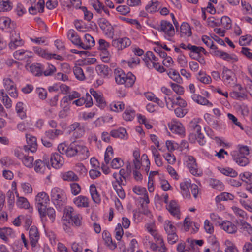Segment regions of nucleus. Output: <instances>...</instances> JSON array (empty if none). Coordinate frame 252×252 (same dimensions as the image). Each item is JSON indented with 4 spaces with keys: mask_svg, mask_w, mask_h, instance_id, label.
<instances>
[{
    "mask_svg": "<svg viewBox=\"0 0 252 252\" xmlns=\"http://www.w3.org/2000/svg\"><path fill=\"white\" fill-rule=\"evenodd\" d=\"M249 154V147L241 144L238 145L236 149L230 153L233 160L241 166H245L249 164V160L247 156Z\"/></svg>",
    "mask_w": 252,
    "mask_h": 252,
    "instance_id": "nucleus-1",
    "label": "nucleus"
},
{
    "mask_svg": "<svg viewBox=\"0 0 252 252\" xmlns=\"http://www.w3.org/2000/svg\"><path fill=\"white\" fill-rule=\"evenodd\" d=\"M50 202L49 197L45 192L38 193L35 197L36 207L42 221L46 220V208Z\"/></svg>",
    "mask_w": 252,
    "mask_h": 252,
    "instance_id": "nucleus-2",
    "label": "nucleus"
},
{
    "mask_svg": "<svg viewBox=\"0 0 252 252\" xmlns=\"http://www.w3.org/2000/svg\"><path fill=\"white\" fill-rule=\"evenodd\" d=\"M180 192L184 198H189L190 193L189 188L194 198H197L199 192L198 187L195 184H191L189 179H185L180 184Z\"/></svg>",
    "mask_w": 252,
    "mask_h": 252,
    "instance_id": "nucleus-3",
    "label": "nucleus"
},
{
    "mask_svg": "<svg viewBox=\"0 0 252 252\" xmlns=\"http://www.w3.org/2000/svg\"><path fill=\"white\" fill-rule=\"evenodd\" d=\"M112 176L114 179L112 181L113 189L121 199H124L126 197V193L122 186L126 185V177H122L119 174H117V172H114Z\"/></svg>",
    "mask_w": 252,
    "mask_h": 252,
    "instance_id": "nucleus-4",
    "label": "nucleus"
},
{
    "mask_svg": "<svg viewBox=\"0 0 252 252\" xmlns=\"http://www.w3.org/2000/svg\"><path fill=\"white\" fill-rule=\"evenodd\" d=\"M50 196L53 204L59 207L64 205L67 201L65 191L58 187H54L51 189Z\"/></svg>",
    "mask_w": 252,
    "mask_h": 252,
    "instance_id": "nucleus-5",
    "label": "nucleus"
},
{
    "mask_svg": "<svg viewBox=\"0 0 252 252\" xmlns=\"http://www.w3.org/2000/svg\"><path fill=\"white\" fill-rule=\"evenodd\" d=\"M142 243L146 247L149 248L154 252H168L164 241L162 242L157 241L154 243L149 236L145 235L142 239Z\"/></svg>",
    "mask_w": 252,
    "mask_h": 252,
    "instance_id": "nucleus-6",
    "label": "nucleus"
},
{
    "mask_svg": "<svg viewBox=\"0 0 252 252\" xmlns=\"http://www.w3.org/2000/svg\"><path fill=\"white\" fill-rule=\"evenodd\" d=\"M158 29L165 39L169 41L172 40L175 35V29L171 23L162 20L160 22Z\"/></svg>",
    "mask_w": 252,
    "mask_h": 252,
    "instance_id": "nucleus-7",
    "label": "nucleus"
},
{
    "mask_svg": "<svg viewBox=\"0 0 252 252\" xmlns=\"http://www.w3.org/2000/svg\"><path fill=\"white\" fill-rule=\"evenodd\" d=\"M64 215L66 218H69L75 226L79 227L82 224V216L78 212L75 211L74 208L71 206H67L64 210Z\"/></svg>",
    "mask_w": 252,
    "mask_h": 252,
    "instance_id": "nucleus-8",
    "label": "nucleus"
},
{
    "mask_svg": "<svg viewBox=\"0 0 252 252\" xmlns=\"http://www.w3.org/2000/svg\"><path fill=\"white\" fill-rule=\"evenodd\" d=\"M166 107L169 110H173L175 105H178L179 107L186 108L187 103L186 101L180 96H177L176 98L173 97H164Z\"/></svg>",
    "mask_w": 252,
    "mask_h": 252,
    "instance_id": "nucleus-9",
    "label": "nucleus"
},
{
    "mask_svg": "<svg viewBox=\"0 0 252 252\" xmlns=\"http://www.w3.org/2000/svg\"><path fill=\"white\" fill-rule=\"evenodd\" d=\"M27 153L23 150H17L15 152V155L21 160L24 166L28 168H32L33 166L34 158L32 156L27 155Z\"/></svg>",
    "mask_w": 252,
    "mask_h": 252,
    "instance_id": "nucleus-10",
    "label": "nucleus"
},
{
    "mask_svg": "<svg viewBox=\"0 0 252 252\" xmlns=\"http://www.w3.org/2000/svg\"><path fill=\"white\" fill-rule=\"evenodd\" d=\"M111 44L117 51H121L130 46L131 41L127 37H119L113 39Z\"/></svg>",
    "mask_w": 252,
    "mask_h": 252,
    "instance_id": "nucleus-11",
    "label": "nucleus"
},
{
    "mask_svg": "<svg viewBox=\"0 0 252 252\" xmlns=\"http://www.w3.org/2000/svg\"><path fill=\"white\" fill-rule=\"evenodd\" d=\"M99 26L105 36L109 38L113 39L115 35L114 28L107 19H99Z\"/></svg>",
    "mask_w": 252,
    "mask_h": 252,
    "instance_id": "nucleus-12",
    "label": "nucleus"
},
{
    "mask_svg": "<svg viewBox=\"0 0 252 252\" xmlns=\"http://www.w3.org/2000/svg\"><path fill=\"white\" fill-rule=\"evenodd\" d=\"M146 231L149 233L154 238L155 241H160L162 242L163 238L159 233L156 224L154 222L147 223L145 225Z\"/></svg>",
    "mask_w": 252,
    "mask_h": 252,
    "instance_id": "nucleus-13",
    "label": "nucleus"
},
{
    "mask_svg": "<svg viewBox=\"0 0 252 252\" xmlns=\"http://www.w3.org/2000/svg\"><path fill=\"white\" fill-rule=\"evenodd\" d=\"M133 162L135 170H139L141 166H143L146 172L148 173L149 172L150 167V161L146 154H144L142 155L141 161L138 159H134Z\"/></svg>",
    "mask_w": 252,
    "mask_h": 252,
    "instance_id": "nucleus-14",
    "label": "nucleus"
},
{
    "mask_svg": "<svg viewBox=\"0 0 252 252\" xmlns=\"http://www.w3.org/2000/svg\"><path fill=\"white\" fill-rule=\"evenodd\" d=\"M95 44V40L93 37L90 34L86 33L84 35L83 40H80L79 48L84 50H89L93 47Z\"/></svg>",
    "mask_w": 252,
    "mask_h": 252,
    "instance_id": "nucleus-15",
    "label": "nucleus"
},
{
    "mask_svg": "<svg viewBox=\"0 0 252 252\" xmlns=\"http://www.w3.org/2000/svg\"><path fill=\"white\" fill-rule=\"evenodd\" d=\"M26 138L27 145L25 146L21 150H24L25 152H28L29 151L32 153L35 152L37 150V147L36 138L30 134H26Z\"/></svg>",
    "mask_w": 252,
    "mask_h": 252,
    "instance_id": "nucleus-16",
    "label": "nucleus"
},
{
    "mask_svg": "<svg viewBox=\"0 0 252 252\" xmlns=\"http://www.w3.org/2000/svg\"><path fill=\"white\" fill-rule=\"evenodd\" d=\"M222 75V81L225 84L230 86L235 84L236 78L235 74L231 70L226 67H224L223 68Z\"/></svg>",
    "mask_w": 252,
    "mask_h": 252,
    "instance_id": "nucleus-17",
    "label": "nucleus"
},
{
    "mask_svg": "<svg viewBox=\"0 0 252 252\" xmlns=\"http://www.w3.org/2000/svg\"><path fill=\"white\" fill-rule=\"evenodd\" d=\"M212 55L219 57L226 61L232 63L236 62L238 60V58L236 55L233 54H229L222 50H219L218 48L213 52Z\"/></svg>",
    "mask_w": 252,
    "mask_h": 252,
    "instance_id": "nucleus-18",
    "label": "nucleus"
},
{
    "mask_svg": "<svg viewBox=\"0 0 252 252\" xmlns=\"http://www.w3.org/2000/svg\"><path fill=\"white\" fill-rule=\"evenodd\" d=\"M186 161L187 167L190 172L193 175H199L200 173L195 158L191 156H188L186 157Z\"/></svg>",
    "mask_w": 252,
    "mask_h": 252,
    "instance_id": "nucleus-19",
    "label": "nucleus"
},
{
    "mask_svg": "<svg viewBox=\"0 0 252 252\" xmlns=\"http://www.w3.org/2000/svg\"><path fill=\"white\" fill-rule=\"evenodd\" d=\"M15 25L14 22L8 17H0V28L7 32H12L15 29Z\"/></svg>",
    "mask_w": 252,
    "mask_h": 252,
    "instance_id": "nucleus-20",
    "label": "nucleus"
},
{
    "mask_svg": "<svg viewBox=\"0 0 252 252\" xmlns=\"http://www.w3.org/2000/svg\"><path fill=\"white\" fill-rule=\"evenodd\" d=\"M33 53L29 50L19 49L13 53L15 59L28 62L29 59L33 57Z\"/></svg>",
    "mask_w": 252,
    "mask_h": 252,
    "instance_id": "nucleus-21",
    "label": "nucleus"
},
{
    "mask_svg": "<svg viewBox=\"0 0 252 252\" xmlns=\"http://www.w3.org/2000/svg\"><path fill=\"white\" fill-rule=\"evenodd\" d=\"M132 191L136 194L142 196V205L149 203L148 194L145 188L140 186H135L132 188Z\"/></svg>",
    "mask_w": 252,
    "mask_h": 252,
    "instance_id": "nucleus-22",
    "label": "nucleus"
},
{
    "mask_svg": "<svg viewBox=\"0 0 252 252\" xmlns=\"http://www.w3.org/2000/svg\"><path fill=\"white\" fill-rule=\"evenodd\" d=\"M15 237V232L9 227L0 228V239L8 243L10 239Z\"/></svg>",
    "mask_w": 252,
    "mask_h": 252,
    "instance_id": "nucleus-23",
    "label": "nucleus"
},
{
    "mask_svg": "<svg viewBox=\"0 0 252 252\" xmlns=\"http://www.w3.org/2000/svg\"><path fill=\"white\" fill-rule=\"evenodd\" d=\"M50 161L52 166L55 169H59L64 163L63 157L58 153L52 154L50 157Z\"/></svg>",
    "mask_w": 252,
    "mask_h": 252,
    "instance_id": "nucleus-24",
    "label": "nucleus"
},
{
    "mask_svg": "<svg viewBox=\"0 0 252 252\" xmlns=\"http://www.w3.org/2000/svg\"><path fill=\"white\" fill-rule=\"evenodd\" d=\"M170 130L177 134L184 135L185 129L183 124L179 121H173L169 126Z\"/></svg>",
    "mask_w": 252,
    "mask_h": 252,
    "instance_id": "nucleus-25",
    "label": "nucleus"
},
{
    "mask_svg": "<svg viewBox=\"0 0 252 252\" xmlns=\"http://www.w3.org/2000/svg\"><path fill=\"white\" fill-rule=\"evenodd\" d=\"M221 229L229 234H235L237 231V226L232 222L223 220L220 226Z\"/></svg>",
    "mask_w": 252,
    "mask_h": 252,
    "instance_id": "nucleus-26",
    "label": "nucleus"
},
{
    "mask_svg": "<svg viewBox=\"0 0 252 252\" xmlns=\"http://www.w3.org/2000/svg\"><path fill=\"white\" fill-rule=\"evenodd\" d=\"M10 36L11 41L9 43V47L11 49H15L17 47L22 46L24 42L20 39L19 34L15 31H12Z\"/></svg>",
    "mask_w": 252,
    "mask_h": 252,
    "instance_id": "nucleus-27",
    "label": "nucleus"
},
{
    "mask_svg": "<svg viewBox=\"0 0 252 252\" xmlns=\"http://www.w3.org/2000/svg\"><path fill=\"white\" fill-rule=\"evenodd\" d=\"M166 208L170 214L177 219H180V211L177 202L172 200L167 205Z\"/></svg>",
    "mask_w": 252,
    "mask_h": 252,
    "instance_id": "nucleus-28",
    "label": "nucleus"
},
{
    "mask_svg": "<svg viewBox=\"0 0 252 252\" xmlns=\"http://www.w3.org/2000/svg\"><path fill=\"white\" fill-rule=\"evenodd\" d=\"M68 129L69 132H74L73 135L76 137H81L84 133V127L81 126L78 122H75L70 125Z\"/></svg>",
    "mask_w": 252,
    "mask_h": 252,
    "instance_id": "nucleus-29",
    "label": "nucleus"
},
{
    "mask_svg": "<svg viewBox=\"0 0 252 252\" xmlns=\"http://www.w3.org/2000/svg\"><path fill=\"white\" fill-rule=\"evenodd\" d=\"M74 204L80 208H87L89 206L90 201L88 197L83 196L79 195L75 197L73 200Z\"/></svg>",
    "mask_w": 252,
    "mask_h": 252,
    "instance_id": "nucleus-30",
    "label": "nucleus"
},
{
    "mask_svg": "<svg viewBox=\"0 0 252 252\" xmlns=\"http://www.w3.org/2000/svg\"><path fill=\"white\" fill-rule=\"evenodd\" d=\"M44 0H39L37 3L35 2V4L29 8V12L32 15H35L38 12L42 13L44 12Z\"/></svg>",
    "mask_w": 252,
    "mask_h": 252,
    "instance_id": "nucleus-31",
    "label": "nucleus"
},
{
    "mask_svg": "<svg viewBox=\"0 0 252 252\" xmlns=\"http://www.w3.org/2000/svg\"><path fill=\"white\" fill-rule=\"evenodd\" d=\"M145 65L149 69H151V66L156 62L158 61V57L152 51H147L144 55L143 58Z\"/></svg>",
    "mask_w": 252,
    "mask_h": 252,
    "instance_id": "nucleus-32",
    "label": "nucleus"
},
{
    "mask_svg": "<svg viewBox=\"0 0 252 252\" xmlns=\"http://www.w3.org/2000/svg\"><path fill=\"white\" fill-rule=\"evenodd\" d=\"M49 166L47 161L37 159L34 162L33 166L35 172L38 174H43L46 170V167Z\"/></svg>",
    "mask_w": 252,
    "mask_h": 252,
    "instance_id": "nucleus-33",
    "label": "nucleus"
},
{
    "mask_svg": "<svg viewBox=\"0 0 252 252\" xmlns=\"http://www.w3.org/2000/svg\"><path fill=\"white\" fill-rule=\"evenodd\" d=\"M16 205L18 208L24 209H29L30 204L26 198L20 196L18 192H16Z\"/></svg>",
    "mask_w": 252,
    "mask_h": 252,
    "instance_id": "nucleus-34",
    "label": "nucleus"
},
{
    "mask_svg": "<svg viewBox=\"0 0 252 252\" xmlns=\"http://www.w3.org/2000/svg\"><path fill=\"white\" fill-rule=\"evenodd\" d=\"M67 37L72 44L79 47L81 38L74 30L69 29L67 32Z\"/></svg>",
    "mask_w": 252,
    "mask_h": 252,
    "instance_id": "nucleus-35",
    "label": "nucleus"
},
{
    "mask_svg": "<svg viewBox=\"0 0 252 252\" xmlns=\"http://www.w3.org/2000/svg\"><path fill=\"white\" fill-rule=\"evenodd\" d=\"M89 192L92 200L95 203L99 204L101 202V197L94 184H93L90 186Z\"/></svg>",
    "mask_w": 252,
    "mask_h": 252,
    "instance_id": "nucleus-36",
    "label": "nucleus"
},
{
    "mask_svg": "<svg viewBox=\"0 0 252 252\" xmlns=\"http://www.w3.org/2000/svg\"><path fill=\"white\" fill-rule=\"evenodd\" d=\"M0 100L6 109L12 107V101L3 89L0 90Z\"/></svg>",
    "mask_w": 252,
    "mask_h": 252,
    "instance_id": "nucleus-37",
    "label": "nucleus"
},
{
    "mask_svg": "<svg viewBox=\"0 0 252 252\" xmlns=\"http://www.w3.org/2000/svg\"><path fill=\"white\" fill-rule=\"evenodd\" d=\"M191 98L194 102L199 104L206 105L209 107H212L213 106V104L211 102L198 94H191Z\"/></svg>",
    "mask_w": 252,
    "mask_h": 252,
    "instance_id": "nucleus-38",
    "label": "nucleus"
},
{
    "mask_svg": "<svg viewBox=\"0 0 252 252\" xmlns=\"http://www.w3.org/2000/svg\"><path fill=\"white\" fill-rule=\"evenodd\" d=\"M190 51V53H189V55L191 58L196 59H197L198 57H200L201 53H203L205 55L207 53L204 48L192 45L191 46Z\"/></svg>",
    "mask_w": 252,
    "mask_h": 252,
    "instance_id": "nucleus-39",
    "label": "nucleus"
},
{
    "mask_svg": "<svg viewBox=\"0 0 252 252\" xmlns=\"http://www.w3.org/2000/svg\"><path fill=\"white\" fill-rule=\"evenodd\" d=\"M61 178L65 181L76 182L79 180L78 176L72 171L64 172L61 174Z\"/></svg>",
    "mask_w": 252,
    "mask_h": 252,
    "instance_id": "nucleus-40",
    "label": "nucleus"
},
{
    "mask_svg": "<svg viewBox=\"0 0 252 252\" xmlns=\"http://www.w3.org/2000/svg\"><path fill=\"white\" fill-rule=\"evenodd\" d=\"M196 77L198 81L204 84H210L212 81L211 77L202 70L196 74Z\"/></svg>",
    "mask_w": 252,
    "mask_h": 252,
    "instance_id": "nucleus-41",
    "label": "nucleus"
},
{
    "mask_svg": "<svg viewBox=\"0 0 252 252\" xmlns=\"http://www.w3.org/2000/svg\"><path fill=\"white\" fill-rule=\"evenodd\" d=\"M95 69L98 74L103 77H107L112 73L111 69L105 65H98Z\"/></svg>",
    "mask_w": 252,
    "mask_h": 252,
    "instance_id": "nucleus-42",
    "label": "nucleus"
},
{
    "mask_svg": "<svg viewBox=\"0 0 252 252\" xmlns=\"http://www.w3.org/2000/svg\"><path fill=\"white\" fill-rule=\"evenodd\" d=\"M90 92L96 100L97 105L100 107H103L105 105V102L101 93L97 92L93 89H90Z\"/></svg>",
    "mask_w": 252,
    "mask_h": 252,
    "instance_id": "nucleus-43",
    "label": "nucleus"
},
{
    "mask_svg": "<svg viewBox=\"0 0 252 252\" xmlns=\"http://www.w3.org/2000/svg\"><path fill=\"white\" fill-rule=\"evenodd\" d=\"M77 155L80 156L81 160H85L90 156V153L87 147L83 145L78 144Z\"/></svg>",
    "mask_w": 252,
    "mask_h": 252,
    "instance_id": "nucleus-44",
    "label": "nucleus"
},
{
    "mask_svg": "<svg viewBox=\"0 0 252 252\" xmlns=\"http://www.w3.org/2000/svg\"><path fill=\"white\" fill-rule=\"evenodd\" d=\"M110 135L114 138L126 139L127 138V134L126 130L124 128H119L111 131Z\"/></svg>",
    "mask_w": 252,
    "mask_h": 252,
    "instance_id": "nucleus-45",
    "label": "nucleus"
},
{
    "mask_svg": "<svg viewBox=\"0 0 252 252\" xmlns=\"http://www.w3.org/2000/svg\"><path fill=\"white\" fill-rule=\"evenodd\" d=\"M102 238L105 244L111 249H114L116 248V244L113 242L110 233L107 231H104L102 232Z\"/></svg>",
    "mask_w": 252,
    "mask_h": 252,
    "instance_id": "nucleus-46",
    "label": "nucleus"
},
{
    "mask_svg": "<svg viewBox=\"0 0 252 252\" xmlns=\"http://www.w3.org/2000/svg\"><path fill=\"white\" fill-rule=\"evenodd\" d=\"M43 70V65L39 63H33L29 66V71L35 76L41 75Z\"/></svg>",
    "mask_w": 252,
    "mask_h": 252,
    "instance_id": "nucleus-47",
    "label": "nucleus"
},
{
    "mask_svg": "<svg viewBox=\"0 0 252 252\" xmlns=\"http://www.w3.org/2000/svg\"><path fill=\"white\" fill-rule=\"evenodd\" d=\"M189 140L191 143H194L197 141L200 145H204L206 143L204 135L202 133L196 135L193 133L190 134L189 135Z\"/></svg>",
    "mask_w": 252,
    "mask_h": 252,
    "instance_id": "nucleus-48",
    "label": "nucleus"
},
{
    "mask_svg": "<svg viewBox=\"0 0 252 252\" xmlns=\"http://www.w3.org/2000/svg\"><path fill=\"white\" fill-rule=\"evenodd\" d=\"M159 8V2L157 0H151L145 7L146 10L150 13L158 11Z\"/></svg>",
    "mask_w": 252,
    "mask_h": 252,
    "instance_id": "nucleus-49",
    "label": "nucleus"
},
{
    "mask_svg": "<svg viewBox=\"0 0 252 252\" xmlns=\"http://www.w3.org/2000/svg\"><path fill=\"white\" fill-rule=\"evenodd\" d=\"M115 80L118 84L122 85L124 83V78L125 77V73L121 68H116L114 70Z\"/></svg>",
    "mask_w": 252,
    "mask_h": 252,
    "instance_id": "nucleus-50",
    "label": "nucleus"
},
{
    "mask_svg": "<svg viewBox=\"0 0 252 252\" xmlns=\"http://www.w3.org/2000/svg\"><path fill=\"white\" fill-rule=\"evenodd\" d=\"M124 83L123 84L125 85L126 87H132L135 80L136 77L131 72H128L126 74L125 73V77L124 78Z\"/></svg>",
    "mask_w": 252,
    "mask_h": 252,
    "instance_id": "nucleus-51",
    "label": "nucleus"
},
{
    "mask_svg": "<svg viewBox=\"0 0 252 252\" xmlns=\"http://www.w3.org/2000/svg\"><path fill=\"white\" fill-rule=\"evenodd\" d=\"M63 133V131L60 129L48 130L45 132L44 136L49 140L53 141Z\"/></svg>",
    "mask_w": 252,
    "mask_h": 252,
    "instance_id": "nucleus-52",
    "label": "nucleus"
},
{
    "mask_svg": "<svg viewBox=\"0 0 252 252\" xmlns=\"http://www.w3.org/2000/svg\"><path fill=\"white\" fill-rule=\"evenodd\" d=\"M167 74L169 78L178 84L182 83L183 79L177 70L173 69H170L168 72Z\"/></svg>",
    "mask_w": 252,
    "mask_h": 252,
    "instance_id": "nucleus-53",
    "label": "nucleus"
},
{
    "mask_svg": "<svg viewBox=\"0 0 252 252\" xmlns=\"http://www.w3.org/2000/svg\"><path fill=\"white\" fill-rule=\"evenodd\" d=\"M29 238L30 242H38L39 239V234L37 228L35 226H32L29 230Z\"/></svg>",
    "mask_w": 252,
    "mask_h": 252,
    "instance_id": "nucleus-54",
    "label": "nucleus"
},
{
    "mask_svg": "<svg viewBox=\"0 0 252 252\" xmlns=\"http://www.w3.org/2000/svg\"><path fill=\"white\" fill-rule=\"evenodd\" d=\"M24 103L21 101L17 103L15 106L16 112L21 119H24L26 117V110L24 107Z\"/></svg>",
    "mask_w": 252,
    "mask_h": 252,
    "instance_id": "nucleus-55",
    "label": "nucleus"
},
{
    "mask_svg": "<svg viewBox=\"0 0 252 252\" xmlns=\"http://www.w3.org/2000/svg\"><path fill=\"white\" fill-rule=\"evenodd\" d=\"M2 83L4 88L6 91H11V90L15 89L16 87L14 82L9 77H5L3 79Z\"/></svg>",
    "mask_w": 252,
    "mask_h": 252,
    "instance_id": "nucleus-56",
    "label": "nucleus"
},
{
    "mask_svg": "<svg viewBox=\"0 0 252 252\" xmlns=\"http://www.w3.org/2000/svg\"><path fill=\"white\" fill-rule=\"evenodd\" d=\"M135 116V112L130 107H127L123 114V119L126 121H131Z\"/></svg>",
    "mask_w": 252,
    "mask_h": 252,
    "instance_id": "nucleus-57",
    "label": "nucleus"
},
{
    "mask_svg": "<svg viewBox=\"0 0 252 252\" xmlns=\"http://www.w3.org/2000/svg\"><path fill=\"white\" fill-rule=\"evenodd\" d=\"M180 32L182 36L189 37L191 35V29L189 25L183 22L180 26Z\"/></svg>",
    "mask_w": 252,
    "mask_h": 252,
    "instance_id": "nucleus-58",
    "label": "nucleus"
},
{
    "mask_svg": "<svg viewBox=\"0 0 252 252\" xmlns=\"http://www.w3.org/2000/svg\"><path fill=\"white\" fill-rule=\"evenodd\" d=\"M234 198L233 194L224 192L217 195L215 198V201L216 203H219L222 201L232 200Z\"/></svg>",
    "mask_w": 252,
    "mask_h": 252,
    "instance_id": "nucleus-59",
    "label": "nucleus"
},
{
    "mask_svg": "<svg viewBox=\"0 0 252 252\" xmlns=\"http://www.w3.org/2000/svg\"><path fill=\"white\" fill-rule=\"evenodd\" d=\"M225 252H239L236 245L231 240L227 239L224 242Z\"/></svg>",
    "mask_w": 252,
    "mask_h": 252,
    "instance_id": "nucleus-60",
    "label": "nucleus"
},
{
    "mask_svg": "<svg viewBox=\"0 0 252 252\" xmlns=\"http://www.w3.org/2000/svg\"><path fill=\"white\" fill-rule=\"evenodd\" d=\"M202 41L208 47L210 48L211 51L210 53L212 55L213 52L216 50L217 47L213 44L212 39L207 35H203L202 36Z\"/></svg>",
    "mask_w": 252,
    "mask_h": 252,
    "instance_id": "nucleus-61",
    "label": "nucleus"
},
{
    "mask_svg": "<svg viewBox=\"0 0 252 252\" xmlns=\"http://www.w3.org/2000/svg\"><path fill=\"white\" fill-rule=\"evenodd\" d=\"M241 229L245 236L252 237V227L249 223L246 221L242 222Z\"/></svg>",
    "mask_w": 252,
    "mask_h": 252,
    "instance_id": "nucleus-62",
    "label": "nucleus"
},
{
    "mask_svg": "<svg viewBox=\"0 0 252 252\" xmlns=\"http://www.w3.org/2000/svg\"><path fill=\"white\" fill-rule=\"evenodd\" d=\"M220 26L225 29H229L232 26V21L231 19L226 16H222L220 19Z\"/></svg>",
    "mask_w": 252,
    "mask_h": 252,
    "instance_id": "nucleus-63",
    "label": "nucleus"
},
{
    "mask_svg": "<svg viewBox=\"0 0 252 252\" xmlns=\"http://www.w3.org/2000/svg\"><path fill=\"white\" fill-rule=\"evenodd\" d=\"M12 3L9 0H0V10L1 11H9L12 9Z\"/></svg>",
    "mask_w": 252,
    "mask_h": 252,
    "instance_id": "nucleus-64",
    "label": "nucleus"
}]
</instances>
